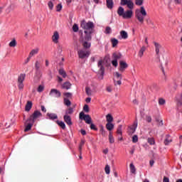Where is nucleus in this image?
<instances>
[{
  "mask_svg": "<svg viewBox=\"0 0 182 182\" xmlns=\"http://www.w3.org/2000/svg\"><path fill=\"white\" fill-rule=\"evenodd\" d=\"M145 16H147V12L144 6H141L140 10H136L135 17L140 23H144Z\"/></svg>",
  "mask_w": 182,
  "mask_h": 182,
  "instance_id": "1",
  "label": "nucleus"
},
{
  "mask_svg": "<svg viewBox=\"0 0 182 182\" xmlns=\"http://www.w3.org/2000/svg\"><path fill=\"white\" fill-rule=\"evenodd\" d=\"M80 26L82 28V29H85V31H93L95 29V24L92 21L86 22V21L82 20L80 23Z\"/></svg>",
  "mask_w": 182,
  "mask_h": 182,
  "instance_id": "2",
  "label": "nucleus"
},
{
  "mask_svg": "<svg viewBox=\"0 0 182 182\" xmlns=\"http://www.w3.org/2000/svg\"><path fill=\"white\" fill-rule=\"evenodd\" d=\"M80 120H85V123L87 124H92V117H90V115L89 114H85V112H81L80 113Z\"/></svg>",
  "mask_w": 182,
  "mask_h": 182,
  "instance_id": "3",
  "label": "nucleus"
},
{
  "mask_svg": "<svg viewBox=\"0 0 182 182\" xmlns=\"http://www.w3.org/2000/svg\"><path fill=\"white\" fill-rule=\"evenodd\" d=\"M78 57L80 59H86V58H89L90 55V51H87L84 49L79 50L77 51Z\"/></svg>",
  "mask_w": 182,
  "mask_h": 182,
  "instance_id": "4",
  "label": "nucleus"
},
{
  "mask_svg": "<svg viewBox=\"0 0 182 182\" xmlns=\"http://www.w3.org/2000/svg\"><path fill=\"white\" fill-rule=\"evenodd\" d=\"M25 77H26V75L25 74H21L18 77V87L19 90L23 89V80H25Z\"/></svg>",
  "mask_w": 182,
  "mask_h": 182,
  "instance_id": "5",
  "label": "nucleus"
},
{
  "mask_svg": "<svg viewBox=\"0 0 182 182\" xmlns=\"http://www.w3.org/2000/svg\"><path fill=\"white\" fill-rule=\"evenodd\" d=\"M41 116H42V113H41V112L36 110V111H34L33 114L30 116L28 119H30L31 121H33V122L35 123V121L36 120V119H39L41 117Z\"/></svg>",
  "mask_w": 182,
  "mask_h": 182,
  "instance_id": "6",
  "label": "nucleus"
},
{
  "mask_svg": "<svg viewBox=\"0 0 182 182\" xmlns=\"http://www.w3.org/2000/svg\"><path fill=\"white\" fill-rule=\"evenodd\" d=\"M127 68H129V65L127 64V63H126L125 61H123V60H120L119 61V72H121V73H123V72H124V70H126Z\"/></svg>",
  "mask_w": 182,
  "mask_h": 182,
  "instance_id": "7",
  "label": "nucleus"
},
{
  "mask_svg": "<svg viewBox=\"0 0 182 182\" xmlns=\"http://www.w3.org/2000/svg\"><path fill=\"white\" fill-rule=\"evenodd\" d=\"M33 121H31L29 119H28L25 123L26 128L24 129V132H29L32 129V126H33Z\"/></svg>",
  "mask_w": 182,
  "mask_h": 182,
  "instance_id": "8",
  "label": "nucleus"
},
{
  "mask_svg": "<svg viewBox=\"0 0 182 182\" xmlns=\"http://www.w3.org/2000/svg\"><path fill=\"white\" fill-rule=\"evenodd\" d=\"M105 63V60L102 59L100 60L97 63V66L100 68V72H101V75L103 76L105 75V67L103 64Z\"/></svg>",
  "mask_w": 182,
  "mask_h": 182,
  "instance_id": "9",
  "label": "nucleus"
},
{
  "mask_svg": "<svg viewBox=\"0 0 182 182\" xmlns=\"http://www.w3.org/2000/svg\"><path fill=\"white\" fill-rule=\"evenodd\" d=\"M92 33H93V31H85L84 33H85V36L84 38H82V39H84V41H85L90 42V41H92Z\"/></svg>",
  "mask_w": 182,
  "mask_h": 182,
  "instance_id": "10",
  "label": "nucleus"
},
{
  "mask_svg": "<svg viewBox=\"0 0 182 182\" xmlns=\"http://www.w3.org/2000/svg\"><path fill=\"white\" fill-rule=\"evenodd\" d=\"M133 16V11L132 10H127L125 12H124V15L122 16V18L124 19H130Z\"/></svg>",
  "mask_w": 182,
  "mask_h": 182,
  "instance_id": "11",
  "label": "nucleus"
},
{
  "mask_svg": "<svg viewBox=\"0 0 182 182\" xmlns=\"http://www.w3.org/2000/svg\"><path fill=\"white\" fill-rule=\"evenodd\" d=\"M55 95V97H57V98H59L60 97V96H62V93H60L59 92V90H58L57 89H51L50 93H49V95L50 96H52V95Z\"/></svg>",
  "mask_w": 182,
  "mask_h": 182,
  "instance_id": "12",
  "label": "nucleus"
},
{
  "mask_svg": "<svg viewBox=\"0 0 182 182\" xmlns=\"http://www.w3.org/2000/svg\"><path fill=\"white\" fill-rule=\"evenodd\" d=\"M64 122L68 124V126H72L73 123L72 122V118H70V116L69 115H64L63 117Z\"/></svg>",
  "mask_w": 182,
  "mask_h": 182,
  "instance_id": "13",
  "label": "nucleus"
},
{
  "mask_svg": "<svg viewBox=\"0 0 182 182\" xmlns=\"http://www.w3.org/2000/svg\"><path fill=\"white\" fill-rule=\"evenodd\" d=\"M61 88L65 89V90H69V89L72 88V83H70L69 81H67L63 83Z\"/></svg>",
  "mask_w": 182,
  "mask_h": 182,
  "instance_id": "14",
  "label": "nucleus"
},
{
  "mask_svg": "<svg viewBox=\"0 0 182 182\" xmlns=\"http://www.w3.org/2000/svg\"><path fill=\"white\" fill-rule=\"evenodd\" d=\"M154 46H155V52L158 56V58H160L159 53H160V49H161V46L156 42H154Z\"/></svg>",
  "mask_w": 182,
  "mask_h": 182,
  "instance_id": "15",
  "label": "nucleus"
},
{
  "mask_svg": "<svg viewBox=\"0 0 182 182\" xmlns=\"http://www.w3.org/2000/svg\"><path fill=\"white\" fill-rule=\"evenodd\" d=\"M171 141H173V138H171V136L168 134L166 135L164 141L165 146H168Z\"/></svg>",
  "mask_w": 182,
  "mask_h": 182,
  "instance_id": "16",
  "label": "nucleus"
},
{
  "mask_svg": "<svg viewBox=\"0 0 182 182\" xmlns=\"http://www.w3.org/2000/svg\"><path fill=\"white\" fill-rule=\"evenodd\" d=\"M46 116H47V119H49L50 120H56V119H58V114H56L48 112Z\"/></svg>",
  "mask_w": 182,
  "mask_h": 182,
  "instance_id": "17",
  "label": "nucleus"
},
{
  "mask_svg": "<svg viewBox=\"0 0 182 182\" xmlns=\"http://www.w3.org/2000/svg\"><path fill=\"white\" fill-rule=\"evenodd\" d=\"M81 43L85 49H89V48L92 46V43H89V41H85V39L81 40Z\"/></svg>",
  "mask_w": 182,
  "mask_h": 182,
  "instance_id": "18",
  "label": "nucleus"
},
{
  "mask_svg": "<svg viewBox=\"0 0 182 182\" xmlns=\"http://www.w3.org/2000/svg\"><path fill=\"white\" fill-rule=\"evenodd\" d=\"M53 42L54 43H58L59 41V33L58 31H55L53 36H52Z\"/></svg>",
  "mask_w": 182,
  "mask_h": 182,
  "instance_id": "19",
  "label": "nucleus"
},
{
  "mask_svg": "<svg viewBox=\"0 0 182 182\" xmlns=\"http://www.w3.org/2000/svg\"><path fill=\"white\" fill-rule=\"evenodd\" d=\"M112 59L115 60H119V59H122V53L117 52L114 53L112 54Z\"/></svg>",
  "mask_w": 182,
  "mask_h": 182,
  "instance_id": "20",
  "label": "nucleus"
},
{
  "mask_svg": "<svg viewBox=\"0 0 182 182\" xmlns=\"http://www.w3.org/2000/svg\"><path fill=\"white\" fill-rule=\"evenodd\" d=\"M119 35L121 36V39H127V38H129V34L126 32V31H121L119 32Z\"/></svg>",
  "mask_w": 182,
  "mask_h": 182,
  "instance_id": "21",
  "label": "nucleus"
},
{
  "mask_svg": "<svg viewBox=\"0 0 182 182\" xmlns=\"http://www.w3.org/2000/svg\"><path fill=\"white\" fill-rule=\"evenodd\" d=\"M107 7L108 9H113V6L114 5V3L113 2V0H107Z\"/></svg>",
  "mask_w": 182,
  "mask_h": 182,
  "instance_id": "22",
  "label": "nucleus"
},
{
  "mask_svg": "<svg viewBox=\"0 0 182 182\" xmlns=\"http://www.w3.org/2000/svg\"><path fill=\"white\" fill-rule=\"evenodd\" d=\"M31 109H32V101H28L25 107V110L26 112H29Z\"/></svg>",
  "mask_w": 182,
  "mask_h": 182,
  "instance_id": "23",
  "label": "nucleus"
},
{
  "mask_svg": "<svg viewBox=\"0 0 182 182\" xmlns=\"http://www.w3.org/2000/svg\"><path fill=\"white\" fill-rule=\"evenodd\" d=\"M38 52H39V48L33 49L30 52L28 56H30V58H32L33 56H35V55H38Z\"/></svg>",
  "mask_w": 182,
  "mask_h": 182,
  "instance_id": "24",
  "label": "nucleus"
},
{
  "mask_svg": "<svg viewBox=\"0 0 182 182\" xmlns=\"http://www.w3.org/2000/svg\"><path fill=\"white\" fill-rule=\"evenodd\" d=\"M106 129L109 130V132H112L113 129H114V125L112 124V122H107L106 124Z\"/></svg>",
  "mask_w": 182,
  "mask_h": 182,
  "instance_id": "25",
  "label": "nucleus"
},
{
  "mask_svg": "<svg viewBox=\"0 0 182 182\" xmlns=\"http://www.w3.org/2000/svg\"><path fill=\"white\" fill-rule=\"evenodd\" d=\"M56 123L60 127H61V129H63V130H65L66 129V124H65V122H63V121L57 120Z\"/></svg>",
  "mask_w": 182,
  "mask_h": 182,
  "instance_id": "26",
  "label": "nucleus"
},
{
  "mask_svg": "<svg viewBox=\"0 0 182 182\" xmlns=\"http://www.w3.org/2000/svg\"><path fill=\"white\" fill-rule=\"evenodd\" d=\"M117 14L119 16H122L124 15V9L122 6H119L117 10Z\"/></svg>",
  "mask_w": 182,
  "mask_h": 182,
  "instance_id": "27",
  "label": "nucleus"
},
{
  "mask_svg": "<svg viewBox=\"0 0 182 182\" xmlns=\"http://www.w3.org/2000/svg\"><path fill=\"white\" fill-rule=\"evenodd\" d=\"M145 51H146V47L142 46V48L139 51L138 56H139V58H143V55L144 54Z\"/></svg>",
  "mask_w": 182,
  "mask_h": 182,
  "instance_id": "28",
  "label": "nucleus"
},
{
  "mask_svg": "<svg viewBox=\"0 0 182 182\" xmlns=\"http://www.w3.org/2000/svg\"><path fill=\"white\" fill-rule=\"evenodd\" d=\"M127 6V8H129V10L132 11L133 8H134V3L132 0H129L128 3L126 4Z\"/></svg>",
  "mask_w": 182,
  "mask_h": 182,
  "instance_id": "29",
  "label": "nucleus"
},
{
  "mask_svg": "<svg viewBox=\"0 0 182 182\" xmlns=\"http://www.w3.org/2000/svg\"><path fill=\"white\" fill-rule=\"evenodd\" d=\"M111 43L112 45V48H116V46H117L118 43H119V40L116 39V38H112L111 39Z\"/></svg>",
  "mask_w": 182,
  "mask_h": 182,
  "instance_id": "30",
  "label": "nucleus"
},
{
  "mask_svg": "<svg viewBox=\"0 0 182 182\" xmlns=\"http://www.w3.org/2000/svg\"><path fill=\"white\" fill-rule=\"evenodd\" d=\"M58 73L64 78L68 76V75L66 74V71H65V70H63V68L60 69L58 71Z\"/></svg>",
  "mask_w": 182,
  "mask_h": 182,
  "instance_id": "31",
  "label": "nucleus"
},
{
  "mask_svg": "<svg viewBox=\"0 0 182 182\" xmlns=\"http://www.w3.org/2000/svg\"><path fill=\"white\" fill-rule=\"evenodd\" d=\"M69 114H73V108L70 107L65 110V116H69Z\"/></svg>",
  "mask_w": 182,
  "mask_h": 182,
  "instance_id": "32",
  "label": "nucleus"
},
{
  "mask_svg": "<svg viewBox=\"0 0 182 182\" xmlns=\"http://www.w3.org/2000/svg\"><path fill=\"white\" fill-rule=\"evenodd\" d=\"M109 141L111 144H113V143H114V137H113V134H112V132H109Z\"/></svg>",
  "mask_w": 182,
  "mask_h": 182,
  "instance_id": "33",
  "label": "nucleus"
},
{
  "mask_svg": "<svg viewBox=\"0 0 182 182\" xmlns=\"http://www.w3.org/2000/svg\"><path fill=\"white\" fill-rule=\"evenodd\" d=\"M129 168L132 174H136V167L134 166V164H130Z\"/></svg>",
  "mask_w": 182,
  "mask_h": 182,
  "instance_id": "34",
  "label": "nucleus"
},
{
  "mask_svg": "<svg viewBox=\"0 0 182 182\" xmlns=\"http://www.w3.org/2000/svg\"><path fill=\"white\" fill-rule=\"evenodd\" d=\"M106 119L107 123H112V122H113V117L110 114H107Z\"/></svg>",
  "mask_w": 182,
  "mask_h": 182,
  "instance_id": "35",
  "label": "nucleus"
},
{
  "mask_svg": "<svg viewBox=\"0 0 182 182\" xmlns=\"http://www.w3.org/2000/svg\"><path fill=\"white\" fill-rule=\"evenodd\" d=\"M9 46H10V48H15V46H16V40L15 38H14L9 44Z\"/></svg>",
  "mask_w": 182,
  "mask_h": 182,
  "instance_id": "36",
  "label": "nucleus"
},
{
  "mask_svg": "<svg viewBox=\"0 0 182 182\" xmlns=\"http://www.w3.org/2000/svg\"><path fill=\"white\" fill-rule=\"evenodd\" d=\"M146 22L147 25H150L151 28H154V23L150 18L146 19Z\"/></svg>",
  "mask_w": 182,
  "mask_h": 182,
  "instance_id": "37",
  "label": "nucleus"
},
{
  "mask_svg": "<svg viewBox=\"0 0 182 182\" xmlns=\"http://www.w3.org/2000/svg\"><path fill=\"white\" fill-rule=\"evenodd\" d=\"M100 132L102 136H103V137H106V131L105 130V128L103 127V126H101Z\"/></svg>",
  "mask_w": 182,
  "mask_h": 182,
  "instance_id": "38",
  "label": "nucleus"
},
{
  "mask_svg": "<svg viewBox=\"0 0 182 182\" xmlns=\"http://www.w3.org/2000/svg\"><path fill=\"white\" fill-rule=\"evenodd\" d=\"M64 105H65V106H70L72 102L68 98H64Z\"/></svg>",
  "mask_w": 182,
  "mask_h": 182,
  "instance_id": "39",
  "label": "nucleus"
},
{
  "mask_svg": "<svg viewBox=\"0 0 182 182\" xmlns=\"http://www.w3.org/2000/svg\"><path fill=\"white\" fill-rule=\"evenodd\" d=\"M128 132L130 134H133V133H134L136 132V127L133 126V127H129V129Z\"/></svg>",
  "mask_w": 182,
  "mask_h": 182,
  "instance_id": "40",
  "label": "nucleus"
},
{
  "mask_svg": "<svg viewBox=\"0 0 182 182\" xmlns=\"http://www.w3.org/2000/svg\"><path fill=\"white\" fill-rule=\"evenodd\" d=\"M85 92L87 93V96L92 95V90H90V87H85Z\"/></svg>",
  "mask_w": 182,
  "mask_h": 182,
  "instance_id": "41",
  "label": "nucleus"
},
{
  "mask_svg": "<svg viewBox=\"0 0 182 182\" xmlns=\"http://www.w3.org/2000/svg\"><path fill=\"white\" fill-rule=\"evenodd\" d=\"M105 171L106 174H110V166L109 165L105 166Z\"/></svg>",
  "mask_w": 182,
  "mask_h": 182,
  "instance_id": "42",
  "label": "nucleus"
},
{
  "mask_svg": "<svg viewBox=\"0 0 182 182\" xmlns=\"http://www.w3.org/2000/svg\"><path fill=\"white\" fill-rule=\"evenodd\" d=\"M35 68L36 70H39V69H41V63H39V61H36Z\"/></svg>",
  "mask_w": 182,
  "mask_h": 182,
  "instance_id": "43",
  "label": "nucleus"
},
{
  "mask_svg": "<svg viewBox=\"0 0 182 182\" xmlns=\"http://www.w3.org/2000/svg\"><path fill=\"white\" fill-rule=\"evenodd\" d=\"M144 0H135V4L138 6H141V5H143V2Z\"/></svg>",
  "mask_w": 182,
  "mask_h": 182,
  "instance_id": "44",
  "label": "nucleus"
},
{
  "mask_svg": "<svg viewBox=\"0 0 182 182\" xmlns=\"http://www.w3.org/2000/svg\"><path fill=\"white\" fill-rule=\"evenodd\" d=\"M178 106H182V93L180 95V98L177 100Z\"/></svg>",
  "mask_w": 182,
  "mask_h": 182,
  "instance_id": "45",
  "label": "nucleus"
},
{
  "mask_svg": "<svg viewBox=\"0 0 182 182\" xmlns=\"http://www.w3.org/2000/svg\"><path fill=\"white\" fill-rule=\"evenodd\" d=\"M122 125H119L118 127H117V134H120L121 136L122 134Z\"/></svg>",
  "mask_w": 182,
  "mask_h": 182,
  "instance_id": "46",
  "label": "nucleus"
},
{
  "mask_svg": "<svg viewBox=\"0 0 182 182\" xmlns=\"http://www.w3.org/2000/svg\"><path fill=\"white\" fill-rule=\"evenodd\" d=\"M73 32H77L79 31V26H77V24H74L73 26Z\"/></svg>",
  "mask_w": 182,
  "mask_h": 182,
  "instance_id": "47",
  "label": "nucleus"
},
{
  "mask_svg": "<svg viewBox=\"0 0 182 182\" xmlns=\"http://www.w3.org/2000/svg\"><path fill=\"white\" fill-rule=\"evenodd\" d=\"M148 143L151 145L155 144L154 138H148Z\"/></svg>",
  "mask_w": 182,
  "mask_h": 182,
  "instance_id": "48",
  "label": "nucleus"
},
{
  "mask_svg": "<svg viewBox=\"0 0 182 182\" xmlns=\"http://www.w3.org/2000/svg\"><path fill=\"white\" fill-rule=\"evenodd\" d=\"M114 76H115L117 79H119V80H122V74L116 72L114 73Z\"/></svg>",
  "mask_w": 182,
  "mask_h": 182,
  "instance_id": "49",
  "label": "nucleus"
},
{
  "mask_svg": "<svg viewBox=\"0 0 182 182\" xmlns=\"http://www.w3.org/2000/svg\"><path fill=\"white\" fill-rule=\"evenodd\" d=\"M105 33L108 34L112 33V28L110 26H107L105 28Z\"/></svg>",
  "mask_w": 182,
  "mask_h": 182,
  "instance_id": "50",
  "label": "nucleus"
},
{
  "mask_svg": "<svg viewBox=\"0 0 182 182\" xmlns=\"http://www.w3.org/2000/svg\"><path fill=\"white\" fill-rule=\"evenodd\" d=\"M159 105H160L161 106L163 105H166V100L163 98H160L159 100Z\"/></svg>",
  "mask_w": 182,
  "mask_h": 182,
  "instance_id": "51",
  "label": "nucleus"
},
{
  "mask_svg": "<svg viewBox=\"0 0 182 182\" xmlns=\"http://www.w3.org/2000/svg\"><path fill=\"white\" fill-rule=\"evenodd\" d=\"M83 110L85 112V113H89V105H85L83 107Z\"/></svg>",
  "mask_w": 182,
  "mask_h": 182,
  "instance_id": "52",
  "label": "nucleus"
},
{
  "mask_svg": "<svg viewBox=\"0 0 182 182\" xmlns=\"http://www.w3.org/2000/svg\"><path fill=\"white\" fill-rule=\"evenodd\" d=\"M132 141L134 143H137V141H139V137L137 136V135H134L132 137Z\"/></svg>",
  "mask_w": 182,
  "mask_h": 182,
  "instance_id": "53",
  "label": "nucleus"
},
{
  "mask_svg": "<svg viewBox=\"0 0 182 182\" xmlns=\"http://www.w3.org/2000/svg\"><path fill=\"white\" fill-rule=\"evenodd\" d=\"M128 1L129 0H121L120 5H122V6H124L127 5Z\"/></svg>",
  "mask_w": 182,
  "mask_h": 182,
  "instance_id": "54",
  "label": "nucleus"
},
{
  "mask_svg": "<svg viewBox=\"0 0 182 182\" xmlns=\"http://www.w3.org/2000/svg\"><path fill=\"white\" fill-rule=\"evenodd\" d=\"M43 89H45V88L43 85H39L38 89H37V92L41 93V92H43Z\"/></svg>",
  "mask_w": 182,
  "mask_h": 182,
  "instance_id": "55",
  "label": "nucleus"
},
{
  "mask_svg": "<svg viewBox=\"0 0 182 182\" xmlns=\"http://www.w3.org/2000/svg\"><path fill=\"white\" fill-rule=\"evenodd\" d=\"M90 129L91 130H95V132H97V127H96V125H95V124L91 123Z\"/></svg>",
  "mask_w": 182,
  "mask_h": 182,
  "instance_id": "56",
  "label": "nucleus"
},
{
  "mask_svg": "<svg viewBox=\"0 0 182 182\" xmlns=\"http://www.w3.org/2000/svg\"><path fill=\"white\" fill-rule=\"evenodd\" d=\"M63 95L65 97H68V98L72 97V93L71 92H65V93H63Z\"/></svg>",
  "mask_w": 182,
  "mask_h": 182,
  "instance_id": "57",
  "label": "nucleus"
},
{
  "mask_svg": "<svg viewBox=\"0 0 182 182\" xmlns=\"http://www.w3.org/2000/svg\"><path fill=\"white\" fill-rule=\"evenodd\" d=\"M48 5L49 9H50V11H52V9H53V3L52 1H49L48 3Z\"/></svg>",
  "mask_w": 182,
  "mask_h": 182,
  "instance_id": "58",
  "label": "nucleus"
},
{
  "mask_svg": "<svg viewBox=\"0 0 182 182\" xmlns=\"http://www.w3.org/2000/svg\"><path fill=\"white\" fill-rule=\"evenodd\" d=\"M146 121L148 123H151V116L146 115Z\"/></svg>",
  "mask_w": 182,
  "mask_h": 182,
  "instance_id": "59",
  "label": "nucleus"
},
{
  "mask_svg": "<svg viewBox=\"0 0 182 182\" xmlns=\"http://www.w3.org/2000/svg\"><path fill=\"white\" fill-rule=\"evenodd\" d=\"M112 63L113 66H114L115 68H117V65H119V63H117V60H113L112 61Z\"/></svg>",
  "mask_w": 182,
  "mask_h": 182,
  "instance_id": "60",
  "label": "nucleus"
},
{
  "mask_svg": "<svg viewBox=\"0 0 182 182\" xmlns=\"http://www.w3.org/2000/svg\"><path fill=\"white\" fill-rule=\"evenodd\" d=\"M156 122H157V123H159V126H164V123H163V120H160L159 119H156Z\"/></svg>",
  "mask_w": 182,
  "mask_h": 182,
  "instance_id": "61",
  "label": "nucleus"
},
{
  "mask_svg": "<svg viewBox=\"0 0 182 182\" xmlns=\"http://www.w3.org/2000/svg\"><path fill=\"white\" fill-rule=\"evenodd\" d=\"M114 85L115 86H117V85H122V80H117V81L114 80Z\"/></svg>",
  "mask_w": 182,
  "mask_h": 182,
  "instance_id": "62",
  "label": "nucleus"
},
{
  "mask_svg": "<svg viewBox=\"0 0 182 182\" xmlns=\"http://www.w3.org/2000/svg\"><path fill=\"white\" fill-rule=\"evenodd\" d=\"M57 12H60L62 11V4H58L57 6Z\"/></svg>",
  "mask_w": 182,
  "mask_h": 182,
  "instance_id": "63",
  "label": "nucleus"
},
{
  "mask_svg": "<svg viewBox=\"0 0 182 182\" xmlns=\"http://www.w3.org/2000/svg\"><path fill=\"white\" fill-rule=\"evenodd\" d=\"M163 182H170V179L167 176H164L163 179Z\"/></svg>",
  "mask_w": 182,
  "mask_h": 182,
  "instance_id": "64",
  "label": "nucleus"
}]
</instances>
